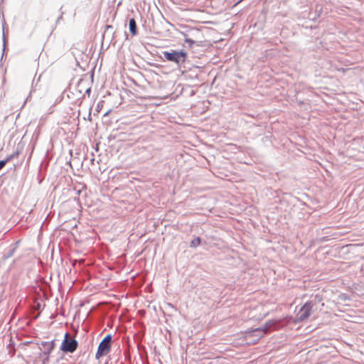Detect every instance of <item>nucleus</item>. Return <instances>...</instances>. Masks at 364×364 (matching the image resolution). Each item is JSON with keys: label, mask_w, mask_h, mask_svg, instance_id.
<instances>
[{"label": "nucleus", "mask_w": 364, "mask_h": 364, "mask_svg": "<svg viewBox=\"0 0 364 364\" xmlns=\"http://www.w3.org/2000/svg\"><path fill=\"white\" fill-rule=\"evenodd\" d=\"M277 323V321L270 320L260 328H255L251 331L246 332L244 336V339L246 341L247 345H252L263 337L267 332L268 329Z\"/></svg>", "instance_id": "obj_1"}, {"label": "nucleus", "mask_w": 364, "mask_h": 364, "mask_svg": "<svg viewBox=\"0 0 364 364\" xmlns=\"http://www.w3.org/2000/svg\"><path fill=\"white\" fill-rule=\"evenodd\" d=\"M112 336L107 335L100 343L95 358L100 359L101 357L107 355L111 350Z\"/></svg>", "instance_id": "obj_2"}, {"label": "nucleus", "mask_w": 364, "mask_h": 364, "mask_svg": "<svg viewBox=\"0 0 364 364\" xmlns=\"http://www.w3.org/2000/svg\"><path fill=\"white\" fill-rule=\"evenodd\" d=\"M77 341L72 338L69 333H66L61 343L60 350L63 352L73 353L77 349Z\"/></svg>", "instance_id": "obj_3"}, {"label": "nucleus", "mask_w": 364, "mask_h": 364, "mask_svg": "<svg viewBox=\"0 0 364 364\" xmlns=\"http://www.w3.org/2000/svg\"><path fill=\"white\" fill-rule=\"evenodd\" d=\"M314 304L312 301L306 302L303 306L297 311L296 314V320L302 321L308 318L313 311Z\"/></svg>", "instance_id": "obj_4"}, {"label": "nucleus", "mask_w": 364, "mask_h": 364, "mask_svg": "<svg viewBox=\"0 0 364 364\" xmlns=\"http://www.w3.org/2000/svg\"><path fill=\"white\" fill-rule=\"evenodd\" d=\"M164 55L168 61L176 63H184L187 58V53L183 51L164 52Z\"/></svg>", "instance_id": "obj_5"}, {"label": "nucleus", "mask_w": 364, "mask_h": 364, "mask_svg": "<svg viewBox=\"0 0 364 364\" xmlns=\"http://www.w3.org/2000/svg\"><path fill=\"white\" fill-rule=\"evenodd\" d=\"M129 29L130 32L133 36H135L136 34V23L134 18H131L129 20Z\"/></svg>", "instance_id": "obj_6"}, {"label": "nucleus", "mask_w": 364, "mask_h": 364, "mask_svg": "<svg viewBox=\"0 0 364 364\" xmlns=\"http://www.w3.org/2000/svg\"><path fill=\"white\" fill-rule=\"evenodd\" d=\"M200 242H201L200 238L199 237H198L191 242L190 246L191 247H196L198 245H200Z\"/></svg>", "instance_id": "obj_7"}, {"label": "nucleus", "mask_w": 364, "mask_h": 364, "mask_svg": "<svg viewBox=\"0 0 364 364\" xmlns=\"http://www.w3.org/2000/svg\"><path fill=\"white\" fill-rule=\"evenodd\" d=\"M18 154H19L18 151H16V152L13 153L12 154H11V155L8 156L6 158V159H5V160H6V161H7V163H8V162H9V161H10L12 159L18 157Z\"/></svg>", "instance_id": "obj_8"}, {"label": "nucleus", "mask_w": 364, "mask_h": 364, "mask_svg": "<svg viewBox=\"0 0 364 364\" xmlns=\"http://www.w3.org/2000/svg\"><path fill=\"white\" fill-rule=\"evenodd\" d=\"M185 42L188 43L189 46H192L195 43L194 41H193L191 38H185Z\"/></svg>", "instance_id": "obj_9"}, {"label": "nucleus", "mask_w": 364, "mask_h": 364, "mask_svg": "<svg viewBox=\"0 0 364 364\" xmlns=\"http://www.w3.org/2000/svg\"><path fill=\"white\" fill-rule=\"evenodd\" d=\"M7 164L6 160L0 161V170Z\"/></svg>", "instance_id": "obj_10"}]
</instances>
